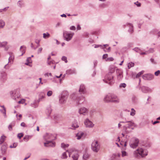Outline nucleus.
<instances>
[{
  "mask_svg": "<svg viewBox=\"0 0 160 160\" xmlns=\"http://www.w3.org/2000/svg\"><path fill=\"white\" fill-rule=\"evenodd\" d=\"M78 153V152L77 150L70 149L63 153L62 156V158L63 159L66 158H67V153H68L70 157L71 154H72V157L73 159L74 160H77L79 157Z\"/></svg>",
  "mask_w": 160,
  "mask_h": 160,
  "instance_id": "nucleus-1",
  "label": "nucleus"
},
{
  "mask_svg": "<svg viewBox=\"0 0 160 160\" xmlns=\"http://www.w3.org/2000/svg\"><path fill=\"white\" fill-rule=\"evenodd\" d=\"M148 152L147 150L139 148L135 151L133 154L135 157L137 158H143L147 155Z\"/></svg>",
  "mask_w": 160,
  "mask_h": 160,
  "instance_id": "nucleus-2",
  "label": "nucleus"
},
{
  "mask_svg": "<svg viewBox=\"0 0 160 160\" xmlns=\"http://www.w3.org/2000/svg\"><path fill=\"white\" fill-rule=\"evenodd\" d=\"M99 147L98 141L95 140L93 141L91 145V148L93 151L95 152H98L99 150Z\"/></svg>",
  "mask_w": 160,
  "mask_h": 160,
  "instance_id": "nucleus-3",
  "label": "nucleus"
},
{
  "mask_svg": "<svg viewBox=\"0 0 160 160\" xmlns=\"http://www.w3.org/2000/svg\"><path fill=\"white\" fill-rule=\"evenodd\" d=\"M74 35V33H69L66 31H64L63 32V37L65 39L68 41L71 39Z\"/></svg>",
  "mask_w": 160,
  "mask_h": 160,
  "instance_id": "nucleus-4",
  "label": "nucleus"
},
{
  "mask_svg": "<svg viewBox=\"0 0 160 160\" xmlns=\"http://www.w3.org/2000/svg\"><path fill=\"white\" fill-rule=\"evenodd\" d=\"M113 77L111 74H108L105 77L106 80V82L108 83L110 85H112L113 83Z\"/></svg>",
  "mask_w": 160,
  "mask_h": 160,
  "instance_id": "nucleus-5",
  "label": "nucleus"
},
{
  "mask_svg": "<svg viewBox=\"0 0 160 160\" xmlns=\"http://www.w3.org/2000/svg\"><path fill=\"white\" fill-rule=\"evenodd\" d=\"M132 140L133 141V142L131 143L130 145L131 147L134 148L138 146L139 142V140L137 138H134Z\"/></svg>",
  "mask_w": 160,
  "mask_h": 160,
  "instance_id": "nucleus-6",
  "label": "nucleus"
},
{
  "mask_svg": "<svg viewBox=\"0 0 160 160\" xmlns=\"http://www.w3.org/2000/svg\"><path fill=\"white\" fill-rule=\"evenodd\" d=\"M86 137V134L84 132H80L76 135V137L77 139H82Z\"/></svg>",
  "mask_w": 160,
  "mask_h": 160,
  "instance_id": "nucleus-7",
  "label": "nucleus"
},
{
  "mask_svg": "<svg viewBox=\"0 0 160 160\" xmlns=\"http://www.w3.org/2000/svg\"><path fill=\"white\" fill-rule=\"evenodd\" d=\"M154 76L151 74H147L142 76V78L145 80H151L153 78Z\"/></svg>",
  "mask_w": 160,
  "mask_h": 160,
  "instance_id": "nucleus-8",
  "label": "nucleus"
},
{
  "mask_svg": "<svg viewBox=\"0 0 160 160\" xmlns=\"http://www.w3.org/2000/svg\"><path fill=\"white\" fill-rule=\"evenodd\" d=\"M84 123L86 126L88 127L92 128L94 126V124L92 122L88 119L85 120Z\"/></svg>",
  "mask_w": 160,
  "mask_h": 160,
  "instance_id": "nucleus-9",
  "label": "nucleus"
},
{
  "mask_svg": "<svg viewBox=\"0 0 160 160\" xmlns=\"http://www.w3.org/2000/svg\"><path fill=\"white\" fill-rule=\"evenodd\" d=\"M116 72L118 79L119 80L121 79L123 77L122 70L120 69H117L116 70Z\"/></svg>",
  "mask_w": 160,
  "mask_h": 160,
  "instance_id": "nucleus-10",
  "label": "nucleus"
},
{
  "mask_svg": "<svg viewBox=\"0 0 160 160\" xmlns=\"http://www.w3.org/2000/svg\"><path fill=\"white\" fill-rule=\"evenodd\" d=\"M44 146L45 147H54L55 145V143L54 142L49 141H46L44 143Z\"/></svg>",
  "mask_w": 160,
  "mask_h": 160,
  "instance_id": "nucleus-11",
  "label": "nucleus"
},
{
  "mask_svg": "<svg viewBox=\"0 0 160 160\" xmlns=\"http://www.w3.org/2000/svg\"><path fill=\"white\" fill-rule=\"evenodd\" d=\"M112 94H108L104 98V100L105 102H112L111 97Z\"/></svg>",
  "mask_w": 160,
  "mask_h": 160,
  "instance_id": "nucleus-12",
  "label": "nucleus"
},
{
  "mask_svg": "<svg viewBox=\"0 0 160 160\" xmlns=\"http://www.w3.org/2000/svg\"><path fill=\"white\" fill-rule=\"evenodd\" d=\"M112 102L118 103L119 102V99L118 97L115 95L112 94L111 97Z\"/></svg>",
  "mask_w": 160,
  "mask_h": 160,
  "instance_id": "nucleus-13",
  "label": "nucleus"
},
{
  "mask_svg": "<svg viewBox=\"0 0 160 160\" xmlns=\"http://www.w3.org/2000/svg\"><path fill=\"white\" fill-rule=\"evenodd\" d=\"M67 98V95L65 96L63 94L62 95L60 99V102L61 103H63L66 101Z\"/></svg>",
  "mask_w": 160,
  "mask_h": 160,
  "instance_id": "nucleus-14",
  "label": "nucleus"
},
{
  "mask_svg": "<svg viewBox=\"0 0 160 160\" xmlns=\"http://www.w3.org/2000/svg\"><path fill=\"white\" fill-rule=\"evenodd\" d=\"M87 110L84 108H81L79 110V112L80 114H84L85 113H87Z\"/></svg>",
  "mask_w": 160,
  "mask_h": 160,
  "instance_id": "nucleus-15",
  "label": "nucleus"
},
{
  "mask_svg": "<svg viewBox=\"0 0 160 160\" xmlns=\"http://www.w3.org/2000/svg\"><path fill=\"white\" fill-rule=\"evenodd\" d=\"M85 89L84 86L82 84H81L80 86L79 92L84 93L85 92Z\"/></svg>",
  "mask_w": 160,
  "mask_h": 160,
  "instance_id": "nucleus-16",
  "label": "nucleus"
},
{
  "mask_svg": "<svg viewBox=\"0 0 160 160\" xmlns=\"http://www.w3.org/2000/svg\"><path fill=\"white\" fill-rule=\"evenodd\" d=\"M26 48L24 46H21L20 48V51L22 52L21 55H22L25 52Z\"/></svg>",
  "mask_w": 160,
  "mask_h": 160,
  "instance_id": "nucleus-17",
  "label": "nucleus"
},
{
  "mask_svg": "<svg viewBox=\"0 0 160 160\" xmlns=\"http://www.w3.org/2000/svg\"><path fill=\"white\" fill-rule=\"evenodd\" d=\"M128 122V128L133 129V127H134L136 126L135 124L132 122Z\"/></svg>",
  "mask_w": 160,
  "mask_h": 160,
  "instance_id": "nucleus-18",
  "label": "nucleus"
},
{
  "mask_svg": "<svg viewBox=\"0 0 160 160\" xmlns=\"http://www.w3.org/2000/svg\"><path fill=\"white\" fill-rule=\"evenodd\" d=\"M72 127L73 128H75L78 127L79 126L77 124V122L76 121H74L72 123Z\"/></svg>",
  "mask_w": 160,
  "mask_h": 160,
  "instance_id": "nucleus-19",
  "label": "nucleus"
},
{
  "mask_svg": "<svg viewBox=\"0 0 160 160\" xmlns=\"http://www.w3.org/2000/svg\"><path fill=\"white\" fill-rule=\"evenodd\" d=\"M27 63H26V64L27 65L29 66H32L31 63H32V60L31 58L29 57L28 58L27 60Z\"/></svg>",
  "mask_w": 160,
  "mask_h": 160,
  "instance_id": "nucleus-20",
  "label": "nucleus"
},
{
  "mask_svg": "<svg viewBox=\"0 0 160 160\" xmlns=\"http://www.w3.org/2000/svg\"><path fill=\"white\" fill-rule=\"evenodd\" d=\"M43 38L45 39L48 38L50 37V34L48 32H47L46 33H43Z\"/></svg>",
  "mask_w": 160,
  "mask_h": 160,
  "instance_id": "nucleus-21",
  "label": "nucleus"
},
{
  "mask_svg": "<svg viewBox=\"0 0 160 160\" xmlns=\"http://www.w3.org/2000/svg\"><path fill=\"white\" fill-rule=\"evenodd\" d=\"M135 50L137 52H138L140 53L141 55L144 54H147L146 52H143L142 53H141V50L140 49L138 48H134Z\"/></svg>",
  "mask_w": 160,
  "mask_h": 160,
  "instance_id": "nucleus-22",
  "label": "nucleus"
},
{
  "mask_svg": "<svg viewBox=\"0 0 160 160\" xmlns=\"http://www.w3.org/2000/svg\"><path fill=\"white\" fill-rule=\"evenodd\" d=\"M115 68L114 66H111L109 68V72L112 73L114 72L115 70Z\"/></svg>",
  "mask_w": 160,
  "mask_h": 160,
  "instance_id": "nucleus-23",
  "label": "nucleus"
},
{
  "mask_svg": "<svg viewBox=\"0 0 160 160\" xmlns=\"http://www.w3.org/2000/svg\"><path fill=\"white\" fill-rule=\"evenodd\" d=\"M2 153L4 154L5 153L7 150V147L5 146H3L2 147Z\"/></svg>",
  "mask_w": 160,
  "mask_h": 160,
  "instance_id": "nucleus-24",
  "label": "nucleus"
},
{
  "mask_svg": "<svg viewBox=\"0 0 160 160\" xmlns=\"http://www.w3.org/2000/svg\"><path fill=\"white\" fill-rule=\"evenodd\" d=\"M84 101V98L83 97H81L80 98H79L78 102L77 101V102L78 103H81L83 102Z\"/></svg>",
  "mask_w": 160,
  "mask_h": 160,
  "instance_id": "nucleus-25",
  "label": "nucleus"
},
{
  "mask_svg": "<svg viewBox=\"0 0 160 160\" xmlns=\"http://www.w3.org/2000/svg\"><path fill=\"white\" fill-rule=\"evenodd\" d=\"M6 137L4 136H2L0 139V144H2L5 140Z\"/></svg>",
  "mask_w": 160,
  "mask_h": 160,
  "instance_id": "nucleus-26",
  "label": "nucleus"
},
{
  "mask_svg": "<svg viewBox=\"0 0 160 160\" xmlns=\"http://www.w3.org/2000/svg\"><path fill=\"white\" fill-rule=\"evenodd\" d=\"M44 138L45 140L48 139H52V136L49 134H46Z\"/></svg>",
  "mask_w": 160,
  "mask_h": 160,
  "instance_id": "nucleus-27",
  "label": "nucleus"
},
{
  "mask_svg": "<svg viewBox=\"0 0 160 160\" xmlns=\"http://www.w3.org/2000/svg\"><path fill=\"white\" fill-rule=\"evenodd\" d=\"M144 71H142L141 72L138 73L136 76V78H138L140 77L142 74L144 73Z\"/></svg>",
  "mask_w": 160,
  "mask_h": 160,
  "instance_id": "nucleus-28",
  "label": "nucleus"
},
{
  "mask_svg": "<svg viewBox=\"0 0 160 160\" xmlns=\"http://www.w3.org/2000/svg\"><path fill=\"white\" fill-rule=\"evenodd\" d=\"M89 155L87 153H85L83 156V158L84 160H86L89 157Z\"/></svg>",
  "mask_w": 160,
  "mask_h": 160,
  "instance_id": "nucleus-29",
  "label": "nucleus"
},
{
  "mask_svg": "<svg viewBox=\"0 0 160 160\" xmlns=\"http://www.w3.org/2000/svg\"><path fill=\"white\" fill-rule=\"evenodd\" d=\"M68 146L69 145L68 144H65L64 143L61 144V147L65 149L67 148Z\"/></svg>",
  "mask_w": 160,
  "mask_h": 160,
  "instance_id": "nucleus-30",
  "label": "nucleus"
},
{
  "mask_svg": "<svg viewBox=\"0 0 160 160\" xmlns=\"http://www.w3.org/2000/svg\"><path fill=\"white\" fill-rule=\"evenodd\" d=\"M5 24V22L3 21L0 20V28H2Z\"/></svg>",
  "mask_w": 160,
  "mask_h": 160,
  "instance_id": "nucleus-31",
  "label": "nucleus"
},
{
  "mask_svg": "<svg viewBox=\"0 0 160 160\" xmlns=\"http://www.w3.org/2000/svg\"><path fill=\"white\" fill-rule=\"evenodd\" d=\"M74 71L71 69H69L66 72L67 74H71L74 73Z\"/></svg>",
  "mask_w": 160,
  "mask_h": 160,
  "instance_id": "nucleus-32",
  "label": "nucleus"
},
{
  "mask_svg": "<svg viewBox=\"0 0 160 160\" xmlns=\"http://www.w3.org/2000/svg\"><path fill=\"white\" fill-rule=\"evenodd\" d=\"M7 44V42H0V47H3L5 46Z\"/></svg>",
  "mask_w": 160,
  "mask_h": 160,
  "instance_id": "nucleus-33",
  "label": "nucleus"
},
{
  "mask_svg": "<svg viewBox=\"0 0 160 160\" xmlns=\"http://www.w3.org/2000/svg\"><path fill=\"white\" fill-rule=\"evenodd\" d=\"M134 65V63L132 62L129 63L128 65V68L129 69L130 68H131L133 67Z\"/></svg>",
  "mask_w": 160,
  "mask_h": 160,
  "instance_id": "nucleus-34",
  "label": "nucleus"
},
{
  "mask_svg": "<svg viewBox=\"0 0 160 160\" xmlns=\"http://www.w3.org/2000/svg\"><path fill=\"white\" fill-rule=\"evenodd\" d=\"M131 112L130 113V115L132 116H133L135 114V111L133 108L131 109Z\"/></svg>",
  "mask_w": 160,
  "mask_h": 160,
  "instance_id": "nucleus-35",
  "label": "nucleus"
},
{
  "mask_svg": "<svg viewBox=\"0 0 160 160\" xmlns=\"http://www.w3.org/2000/svg\"><path fill=\"white\" fill-rule=\"evenodd\" d=\"M14 59V56L13 55H11V56L9 58V62L12 61Z\"/></svg>",
  "mask_w": 160,
  "mask_h": 160,
  "instance_id": "nucleus-36",
  "label": "nucleus"
},
{
  "mask_svg": "<svg viewBox=\"0 0 160 160\" xmlns=\"http://www.w3.org/2000/svg\"><path fill=\"white\" fill-rule=\"evenodd\" d=\"M122 156L123 157L125 156H128V154L125 151H122Z\"/></svg>",
  "mask_w": 160,
  "mask_h": 160,
  "instance_id": "nucleus-37",
  "label": "nucleus"
},
{
  "mask_svg": "<svg viewBox=\"0 0 160 160\" xmlns=\"http://www.w3.org/2000/svg\"><path fill=\"white\" fill-rule=\"evenodd\" d=\"M114 60V59L112 57H110L107 58L106 59V61H112Z\"/></svg>",
  "mask_w": 160,
  "mask_h": 160,
  "instance_id": "nucleus-38",
  "label": "nucleus"
},
{
  "mask_svg": "<svg viewBox=\"0 0 160 160\" xmlns=\"http://www.w3.org/2000/svg\"><path fill=\"white\" fill-rule=\"evenodd\" d=\"M17 145V143H14L12 145L10 146V148H15L16 147Z\"/></svg>",
  "mask_w": 160,
  "mask_h": 160,
  "instance_id": "nucleus-39",
  "label": "nucleus"
},
{
  "mask_svg": "<svg viewBox=\"0 0 160 160\" xmlns=\"http://www.w3.org/2000/svg\"><path fill=\"white\" fill-rule=\"evenodd\" d=\"M26 101V100L25 99H21L20 101H19L18 102V103L19 104H23Z\"/></svg>",
  "mask_w": 160,
  "mask_h": 160,
  "instance_id": "nucleus-40",
  "label": "nucleus"
},
{
  "mask_svg": "<svg viewBox=\"0 0 160 160\" xmlns=\"http://www.w3.org/2000/svg\"><path fill=\"white\" fill-rule=\"evenodd\" d=\"M52 94V92L51 91H48L47 93V95L48 96H51Z\"/></svg>",
  "mask_w": 160,
  "mask_h": 160,
  "instance_id": "nucleus-41",
  "label": "nucleus"
},
{
  "mask_svg": "<svg viewBox=\"0 0 160 160\" xmlns=\"http://www.w3.org/2000/svg\"><path fill=\"white\" fill-rule=\"evenodd\" d=\"M62 60L64 61L66 63L67 62V58L65 56L62 57Z\"/></svg>",
  "mask_w": 160,
  "mask_h": 160,
  "instance_id": "nucleus-42",
  "label": "nucleus"
},
{
  "mask_svg": "<svg viewBox=\"0 0 160 160\" xmlns=\"http://www.w3.org/2000/svg\"><path fill=\"white\" fill-rule=\"evenodd\" d=\"M23 134L22 133H19L18 135V137L19 139H20L23 136Z\"/></svg>",
  "mask_w": 160,
  "mask_h": 160,
  "instance_id": "nucleus-43",
  "label": "nucleus"
},
{
  "mask_svg": "<svg viewBox=\"0 0 160 160\" xmlns=\"http://www.w3.org/2000/svg\"><path fill=\"white\" fill-rule=\"evenodd\" d=\"M42 50V48L41 47L39 48L38 50V53L39 54L40 53Z\"/></svg>",
  "mask_w": 160,
  "mask_h": 160,
  "instance_id": "nucleus-44",
  "label": "nucleus"
},
{
  "mask_svg": "<svg viewBox=\"0 0 160 160\" xmlns=\"http://www.w3.org/2000/svg\"><path fill=\"white\" fill-rule=\"evenodd\" d=\"M108 57V54H104L103 55L102 58L103 59H106V58L107 59V58H107Z\"/></svg>",
  "mask_w": 160,
  "mask_h": 160,
  "instance_id": "nucleus-45",
  "label": "nucleus"
},
{
  "mask_svg": "<svg viewBox=\"0 0 160 160\" xmlns=\"http://www.w3.org/2000/svg\"><path fill=\"white\" fill-rule=\"evenodd\" d=\"M126 86V85L124 83H122L120 84V87H123L124 88H125Z\"/></svg>",
  "mask_w": 160,
  "mask_h": 160,
  "instance_id": "nucleus-46",
  "label": "nucleus"
},
{
  "mask_svg": "<svg viewBox=\"0 0 160 160\" xmlns=\"http://www.w3.org/2000/svg\"><path fill=\"white\" fill-rule=\"evenodd\" d=\"M120 144L122 145L123 144H124L125 147H126L127 145L126 142H123L121 141V142H120Z\"/></svg>",
  "mask_w": 160,
  "mask_h": 160,
  "instance_id": "nucleus-47",
  "label": "nucleus"
},
{
  "mask_svg": "<svg viewBox=\"0 0 160 160\" xmlns=\"http://www.w3.org/2000/svg\"><path fill=\"white\" fill-rule=\"evenodd\" d=\"M29 138H30V136H25L24 137V139H26V141H27L29 139Z\"/></svg>",
  "mask_w": 160,
  "mask_h": 160,
  "instance_id": "nucleus-48",
  "label": "nucleus"
},
{
  "mask_svg": "<svg viewBox=\"0 0 160 160\" xmlns=\"http://www.w3.org/2000/svg\"><path fill=\"white\" fill-rule=\"evenodd\" d=\"M160 73V71L159 70H158L157 72H155V75L156 76H158Z\"/></svg>",
  "mask_w": 160,
  "mask_h": 160,
  "instance_id": "nucleus-49",
  "label": "nucleus"
},
{
  "mask_svg": "<svg viewBox=\"0 0 160 160\" xmlns=\"http://www.w3.org/2000/svg\"><path fill=\"white\" fill-rule=\"evenodd\" d=\"M76 29V28L74 26H72L70 27V29L71 30H75Z\"/></svg>",
  "mask_w": 160,
  "mask_h": 160,
  "instance_id": "nucleus-50",
  "label": "nucleus"
},
{
  "mask_svg": "<svg viewBox=\"0 0 160 160\" xmlns=\"http://www.w3.org/2000/svg\"><path fill=\"white\" fill-rule=\"evenodd\" d=\"M99 47H100L101 48H103L102 46L101 45H95V46L94 47L95 48H98Z\"/></svg>",
  "mask_w": 160,
  "mask_h": 160,
  "instance_id": "nucleus-51",
  "label": "nucleus"
},
{
  "mask_svg": "<svg viewBox=\"0 0 160 160\" xmlns=\"http://www.w3.org/2000/svg\"><path fill=\"white\" fill-rule=\"evenodd\" d=\"M51 75H52V74L51 73H46L45 74V76H47L48 77L49 76H51Z\"/></svg>",
  "mask_w": 160,
  "mask_h": 160,
  "instance_id": "nucleus-52",
  "label": "nucleus"
},
{
  "mask_svg": "<svg viewBox=\"0 0 160 160\" xmlns=\"http://www.w3.org/2000/svg\"><path fill=\"white\" fill-rule=\"evenodd\" d=\"M21 125L23 127H25L26 126L25 123L24 122H22L21 124Z\"/></svg>",
  "mask_w": 160,
  "mask_h": 160,
  "instance_id": "nucleus-53",
  "label": "nucleus"
},
{
  "mask_svg": "<svg viewBox=\"0 0 160 160\" xmlns=\"http://www.w3.org/2000/svg\"><path fill=\"white\" fill-rule=\"evenodd\" d=\"M135 3L138 7L140 6H141V3L138 2H135Z\"/></svg>",
  "mask_w": 160,
  "mask_h": 160,
  "instance_id": "nucleus-54",
  "label": "nucleus"
},
{
  "mask_svg": "<svg viewBox=\"0 0 160 160\" xmlns=\"http://www.w3.org/2000/svg\"><path fill=\"white\" fill-rule=\"evenodd\" d=\"M12 126L11 125H10L8 126V129L10 130H12Z\"/></svg>",
  "mask_w": 160,
  "mask_h": 160,
  "instance_id": "nucleus-55",
  "label": "nucleus"
},
{
  "mask_svg": "<svg viewBox=\"0 0 160 160\" xmlns=\"http://www.w3.org/2000/svg\"><path fill=\"white\" fill-rule=\"evenodd\" d=\"M81 29V27L79 25H78V26H77V30H80Z\"/></svg>",
  "mask_w": 160,
  "mask_h": 160,
  "instance_id": "nucleus-56",
  "label": "nucleus"
},
{
  "mask_svg": "<svg viewBox=\"0 0 160 160\" xmlns=\"http://www.w3.org/2000/svg\"><path fill=\"white\" fill-rule=\"evenodd\" d=\"M30 155H31V154H28V157H27L25 158L24 159V160H26L27 159H28V158H29L30 157Z\"/></svg>",
  "mask_w": 160,
  "mask_h": 160,
  "instance_id": "nucleus-57",
  "label": "nucleus"
},
{
  "mask_svg": "<svg viewBox=\"0 0 160 160\" xmlns=\"http://www.w3.org/2000/svg\"><path fill=\"white\" fill-rule=\"evenodd\" d=\"M159 122L158 121H157L154 122H153V124L154 125V124H155L157 123H159Z\"/></svg>",
  "mask_w": 160,
  "mask_h": 160,
  "instance_id": "nucleus-58",
  "label": "nucleus"
},
{
  "mask_svg": "<svg viewBox=\"0 0 160 160\" xmlns=\"http://www.w3.org/2000/svg\"><path fill=\"white\" fill-rule=\"evenodd\" d=\"M150 60H151V62L152 63H155V62H154V60L153 59L151 58Z\"/></svg>",
  "mask_w": 160,
  "mask_h": 160,
  "instance_id": "nucleus-59",
  "label": "nucleus"
},
{
  "mask_svg": "<svg viewBox=\"0 0 160 160\" xmlns=\"http://www.w3.org/2000/svg\"><path fill=\"white\" fill-rule=\"evenodd\" d=\"M39 79L40 80V83H41L42 84L43 83L41 82L42 78H39Z\"/></svg>",
  "mask_w": 160,
  "mask_h": 160,
  "instance_id": "nucleus-60",
  "label": "nucleus"
},
{
  "mask_svg": "<svg viewBox=\"0 0 160 160\" xmlns=\"http://www.w3.org/2000/svg\"><path fill=\"white\" fill-rule=\"evenodd\" d=\"M61 16L62 17H66V15L65 14H63L61 15Z\"/></svg>",
  "mask_w": 160,
  "mask_h": 160,
  "instance_id": "nucleus-61",
  "label": "nucleus"
},
{
  "mask_svg": "<svg viewBox=\"0 0 160 160\" xmlns=\"http://www.w3.org/2000/svg\"><path fill=\"white\" fill-rule=\"evenodd\" d=\"M18 117L20 118H18V119L19 120H20V118H21L22 117V115L21 114H20L19 116H18Z\"/></svg>",
  "mask_w": 160,
  "mask_h": 160,
  "instance_id": "nucleus-62",
  "label": "nucleus"
},
{
  "mask_svg": "<svg viewBox=\"0 0 160 160\" xmlns=\"http://www.w3.org/2000/svg\"><path fill=\"white\" fill-rule=\"evenodd\" d=\"M62 74H61L59 76H56V77L57 78H60L61 76L62 75Z\"/></svg>",
  "mask_w": 160,
  "mask_h": 160,
  "instance_id": "nucleus-63",
  "label": "nucleus"
},
{
  "mask_svg": "<svg viewBox=\"0 0 160 160\" xmlns=\"http://www.w3.org/2000/svg\"><path fill=\"white\" fill-rule=\"evenodd\" d=\"M150 52H153L154 50H153V49H151L150 50Z\"/></svg>",
  "mask_w": 160,
  "mask_h": 160,
  "instance_id": "nucleus-64",
  "label": "nucleus"
}]
</instances>
